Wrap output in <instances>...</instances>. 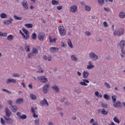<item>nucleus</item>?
Here are the masks:
<instances>
[{
    "label": "nucleus",
    "instance_id": "1",
    "mask_svg": "<svg viewBox=\"0 0 125 125\" xmlns=\"http://www.w3.org/2000/svg\"><path fill=\"white\" fill-rule=\"evenodd\" d=\"M58 30L60 36L62 37H64V36L66 35V30H65L64 27L62 26H59L58 27Z\"/></svg>",
    "mask_w": 125,
    "mask_h": 125
},
{
    "label": "nucleus",
    "instance_id": "2",
    "mask_svg": "<svg viewBox=\"0 0 125 125\" xmlns=\"http://www.w3.org/2000/svg\"><path fill=\"white\" fill-rule=\"evenodd\" d=\"M89 57L93 60V61H97L99 59V57L93 52H91L89 54Z\"/></svg>",
    "mask_w": 125,
    "mask_h": 125
},
{
    "label": "nucleus",
    "instance_id": "3",
    "mask_svg": "<svg viewBox=\"0 0 125 125\" xmlns=\"http://www.w3.org/2000/svg\"><path fill=\"white\" fill-rule=\"evenodd\" d=\"M124 34H125V30L123 28H120L119 30L114 31V35L118 36V37L124 35Z\"/></svg>",
    "mask_w": 125,
    "mask_h": 125
},
{
    "label": "nucleus",
    "instance_id": "4",
    "mask_svg": "<svg viewBox=\"0 0 125 125\" xmlns=\"http://www.w3.org/2000/svg\"><path fill=\"white\" fill-rule=\"evenodd\" d=\"M37 79L38 81L41 82V83H46L47 82H48V80H47V78L45 77V76H39L37 77Z\"/></svg>",
    "mask_w": 125,
    "mask_h": 125
},
{
    "label": "nucleus",
    "instance_id": "5",
    "mask_svg": "<svg viewBox=\"0 0 125 125\" xmlns=\"http://www.w3.org/2000/svg\"><path fill=\"white\" fill-rule=\"evenodd\" d=\"M69 11L72 13H76L78 12V6L76 5H73L70 7Z\"/></svg>",
    "mask_w": 125,
    "mask_h": 125
},
{
    "label": "nucleus",
    "instance_id": "6",
    "mask_svg": "<svg viewBox=\"0 0 125 125\" xmlns=\"http://www.w3.org/2000/svg\"><path fill=\"white\" fill-rule=\"evenodd\" d=\"M50 85L49 84L47 83L43 86L42 90L45 94H46V93L48 92V88H49Z\"/></svg>",
    "mask_w": 125,
    "mask_h": 125
},
{
    "label": "nucleus",
    "instance_id": "7",
    "mask_svg": "<svg viewBox=\"0 0 125 125\" xmlns=\"http://www.w3.org/2000/svg\"><path fill=\"white\" fill-rule=\"evenodd\" d=\"M83 82H79V84L81 85H83V86H86L87 85V83H89V81L86 79H83Z\"/></svg>",
    "mask_w": 125,
    "mask_h": 125
},
{
    "label": "nucleus",
    "instance_id": "8",
    "mask_svg": "<svg viewBox=\"0 0 125 125\" xmlns=\"http://www.w3.org/2000/svg\"><path fill=\"white\" fill-rule=\"evenodd\" d=\"M4 120H5L7 125H11L13 124V120L10 117H4Z\"/></svg>",
    "mask_w": 125,
    "mask_h": 125
},
{
    "label": "nucleus",
    "instance_id": "9",
    "mask_svg": "<svg viewBox=\"0 0 125 125\" xmlns=\"http://www.w3.org/2000/svg\"><path fill=\"white\" fill-rule=\"evenodd\" d=\"M41 105H42V106H43L44 105H46L47 107L49 106V104H48V102H47V100L46 99L44 98L43 100L41 101L40 102Z\"/></svg>",
    "mask_w": 125,
    "mask_h": 125
},
{
    "label": "nucleus",
    "instance_id": "10",
    "mask_svg": "<svg viewBox=\"0 0 125 125\" xmlns=\"http://www.w3.org/2000/svg\"><path fill=\"white\" fill-rule=\"evenodd\" d=\"M44 36H45V34L43 32L39 33V34H38V40H39V41H41V42H42V41H43Z\"/></svg>",
    "mask_w": 125,
    "mask_h": 125
},
{
    "label": "nucleus",
    "instance_id": "11",
    "mask_svg": "<svg viewBox=\"0 0 125 125\" xmlns=\"http://www.w3.org/2000/svg\"><path fill=\"white\" fill-rule=\"evenodd\" d=\"M113 106L115 108H121L122 107V103L119 101L115 102L113 104Z\"/></svg>",
    "mask_w": 125,
    "mask_h": 125
},
{
    "label": "nucleus",
    "instance_id": "12",
    "mask_svg": "<svg viewBox=\"0 0 125 125\" xmlns=\"http://www.w3.org/2000/svg\"><path fill=\"white\" fill-rule=\"evenodd\" d=\"M5 113L6 114V117H8V118H9L10 116H11V114H12V112H11V111H10V109L7 107H6Z\"/></svg>",
    "mask_w": 125,
    "mask_h": 125
},
{
    "label": "nucleus",
    "instance_id": "13",
    "mask_svg": "<svg viewBox=\"0 0 125 125\" xmlns=\"http://www.w3.org/2000/svg\"><path fill=\"white\" fill-rule=\"evenodd\" d=\"M59 50V48H56L55 47H50V51L51 53H55L56 52H58Z\"/></svg>",
    "mask_w": 125,
    "mask_h": 125
},
{
    "label": "nucleus",
    "instance_id": "14",
    "mask_svg": "<svg viewBox=\"0 0 125 125\" xmlns=\"http://www.w3.org/2000/svg\"><path fill=\"white\" fill-rule=\"evenodd\" d=\"M22 4L24 8V10H28V9H29V6L28 5L27 1L23 0L22 2Z\"/></svg>",
    "mask_w": 125,
    "mask_h": 125
},
{
    "label": "nucleus",
    "instance_id": "15",
    "mask_svg": "<svg viewBox=\"0 0 125 125\" xmlns=\"http://www.w3.org/2000/svg\"><path fill=\"white\" fill-rule=\"evenodd\" d=\"M17 83V82L16 81V80H15L14 79L8 78L6 81V83L9 84V83Z\"/></svg>",
    "mask_w": 125,
    "mask_h": 125
},
{
    "label": "nucleus",
    "instance_id": "16",
    "mask_svg": "<svg viewBox=\"0 0 125 125\" xmlns=\"http://www.w3.org/2000/svg\"><path fill=\"white\" fill-rule=\"evenodd\" d=\"M22 32H23V33H25L26 35L25 40H28V39L30 38V36L29 35V31H28V30H27V29L25 28H22Z\"/></svg>",
    "mask_w": 125,
    "mask_h": 125
},
{
    "label": "nucleus",
    "instance_id": "17",
    "mask_svg": "<svg viewBox=\"0 0 125 125\" xmlns=\"http://www.w3.org/2000/svg\"><path fill=\"white\" fill-rule=\"evenodd\" d=\"M11 110L13 113H16L18 110V107L16 105H12Z\"/></svg>",
    "mask_w": 125,
    "mask_h": 125
},
{
    "label": "nucleus",
    "instance_id": "18",
    "mask_svg": "<svg viewBox=\"0 0 125 125\" xmlns=\"http://www.w3.org/2000/svg\"><path fill=\"white\" fill-rule=\"evenodd\" d=\"M12 22H13V19L10 18V20H8L7 21H3V24L4 25H9V24H11Z\"/></svg>",
    "mask_w": 125,
    "mask_h": 125
},
{
    "label": "nucleus",
    "instance_id": "19",
    "mask_svg": "<svg viewBox=\"0 0 125 125\" xmlns=\"http://www.w3.org/2000/svg\"><path fill=\"white\" fill-rule=\"evenodd\" d=\"M23 99L22 98H20L16 100V103L18 105H20V104H22V103H23Z\"/></svg>",
    "mask_w": 125,
    "mask_h": 125
},
{
    "label": "nucleus",
    "instance_id": "20",
    "mask_svg": "<svg viewBox=\"0 0 125 125\" xmlns=\"http://www.w3.org/2000/svg\"><path fill=\"white\" fill-rule=\"evenodd\" d=\"M121 49H124V46L125 45V41L122 40L120 42V44H119Z\"/></svg>",
    "mask_w": 125,
    "mask_h": 125
},
{
    "label": "nucleus",
    "instance_id": "21",
    "mask_svg": "<svg viewBox=\"0 0 125 125\" xmlns=\"http://www.w3.org/2000/svg\"><path fill=\"white\" fill-rule=\"evenodd\" d=\"M71 59L72 61H75V62H77V61L78 60V57H77V56L75 55H71Z\"/></svg>",
    "mask_w": 125,
    "mask_h": 125
},
{
    "label": "nucleus",
    "instance_id": "22",
    "mask_svg": "<svg viewBox=\"0 0 125 125\" xmlns=\"http://www.w3.org/2000/svg\"><path fill=\"white\" fill-rule=\"evenodd\" d=\"M88 75H89V73L87 71H83V78L84 79H87V77H88Z\"/></svg>",
    "mask_w": 125,
    "mask_h": 125
},
{
    "label": "nucleus",
    "instance_id": "23",
    "mask_svg": "<svg viewBox=\"0 0 125 125\" xmlns=\"http://www.w3.org/2000/svg\"><path fill=\"white\" fill-rule=\"evenodd\" d=\"M13 39H14V36H13V35H9L7 37V39L10 42H11V41H13Z\"/></svg>",
    "mask_w": 125,
    "mask_h": 125
},
{
    "label": "nucleus",
    "instance_id": "24",
    "mask_svg": "<svg viewBox=\"0 0 125 125\" xmlns=\"http://www.w3.org/2000/svg\"><path fill=\"white\" fill-rule=\"evenodd\" d=\"M52 89H53L54 90H55V91H56L57 92H58L60 90L59 89V87H58V86H56V85H53L52 87Z\"/></svg>",
    "mask_w": 125,
    "mask_h": 125
},
{
    "label": "nucleus",
    "instance_id": "25",
    "mask_svg": "<svg viewBox=\"0 0 125 125\" xmlns=\"http://www.w3.org/2000/svg\"><path fill=\"white\" fill-rule=\"evenodd\" d=\"M119 16L120 18H125V12H121L119 14Z\"/></svg>",
    "mask_w": 125,
    "mask_h": 125
},
{
    "label": "nucleus",
    "instance_id": "26",
    "mask_svg": "<svg viewBox=\"0 0 125 125\" xmlns=\"http://www.w3.org/2000/svg\"><path fill=\"white\" fill-rule=\"evenodd\" d=\"M0 17L2 19H3L4 18H7V15H6V14H5L4 13H2L0 14Z\"/></svg>",
    "mask_w": 125,
    "mask_h": 125
},
{
    "label": "nucleus",
    "instance_id": "27",
    "mask_svg": "<svg viewBox=\"0 0 125 125\" xmlns=\"http://www.w3.org/2000/svg\"><path fill=\"white\" fill-rule=\"evenodd\" d=\"M68 44L71 48H73L74 47V46H73V44L72 43V42L70 39H69L67 41Z\"/></svg>",
    "mask_w": 125,
    "mask_h": 125
},
{
    "label": "nucleus",
    "instance_id": "28",
    "mask_svg": "<svg viewBox=\"0 0 125 125\" xmlns=\"http://www.w3.org/2000/svg\"><path fill=\"white\" fill-rule=\"evenodd\" d=\"M52 4L53 5H58L59 4V2L56 0H52Z\"/></svg>",
    "mask_w": 125,
    "mask_h": 125
},
{
    "label": "nucleus",
    "instance_id": "29",
    "mask_svg": "<svg viewBox=\"0 0 125 125\" xmlns=\"http://www.w3.org/2000/svg\"><path fill=\"white\" fill-rule=\"evenodd\" d=\"M24 26H25L26 28H28V29L33 28V24L32 23H26L24 25Z\"/></svg>",
    "mask_w": 125,
    "mask_h": 125
},
{
    "label": "nucleus",
    "instance_id": "30",
    "mask_svg": "<svg viewBox=\"0 0 125 125\" xmlns=\"http://www.w3.org/2000/svg\"><path fill=\"white\" fill-rule=\"evenodd\" d=\"M85 11H90L91 10V7L89 6L85 5L84 7Z\"/></svg>",
    "mask_w": 125,
    "mask_h": 125
},
{
    "label": "nucleus",
    "instance_id": "31",
    "mask_svg": "<svg viewBox=\"0 0 125 125\" xmlns=\"http://www.w3.org/2000/svg\"><path fill=\"white\" fill-rule=\"evenodd\" d=\"M19 119L20 120H26V119H27V115L23 114L20 117Z\"/></svg>",
    "mask_w": 125,
    "mask_h": 125
},
{
    "label": "nucleus",
    "instance_id": "32",
    "mask_svg": "<svg viewBox=\"0 0 125 125\" xmlns=\"http://www.w3.org/2000/svg\"><path fill=\"white\" fill-rule=\"evenodd\" d=\"M49 40H50V42H51V43H53V42H56V39L55 38L52 39V37H49Z\"/></svg>",
    "mask_w": 125,
    "mask_h": 125
},
{
    "label": "nucleus",
    "instance_id": "33",
    "mask_svg": "<svg viewBox=\"0 0 125 125\" xmlns=\"http://www.w3.org/2000/svg\"><path fill=\"white\" fill-rule=\"evenodd\" d=\"M101 114L104 115H108V111L105 110V109L103 108L101 111Z\"/></svg>",
    "mask_w": 125,
    "mask_h": 125
},
{
    "label": "nucleus",
    "instance_id": "34",
    "mask_svg": "<svg viewBox=\"0 0 125 125\" xmlns=\"http://www.w3.org/2000/svg\"><path fill=\"white\" fill-rule=\"evenodd\" d=\"M74 91L76 93H78V94H80V93H81V92H82V91L81 90V89L80 88H75L74 89Z\"/></svg>",
    "mask_w": 125,
    "mask_h": 125
},
{
    "label": "nucleus",
    "instance_id": "35",
    "mask_svg": "<svg viewBox=\"0 0 125 125\" xmlns=\"http://www.w3.org/2000/svg\"><path fill=\"white\" fill-rule=\"evenodd\" d=\"M30 97L31 99H33V100H36V99H37V97L36 96V95L33 94H31L30 95Z\"/></svg>",
    "mask_w": 125,
    "mask_h": 125
},
{
    "label": "nucleus",
    "instance_id": "36",
    "mask_svg": "<svg viewBox=\"0 0 125 125\" xmlns=\"http://www.w3.org/2000/svg\"><path fill=\"white\" fill-rule=\"evenodd\" d=\"M31 39L32 40H36L37 39V34L34 33H33L32 36H31Z\"/></svg>",
    "mask_w": 125,
    "mask_h": 125
},
{
    "label": "nucleus",
    "instance_id": "37",
    "mask_svg": "<svg viewBox=\"0 0 125 125\" xmlns=\"http://www.w3.org/2000/svg\"><path fill=\"white\" fill-rule=\"evenodd\" d=\"M0 37H7V33H2L0 31Z\"/></svg>",
    "mask_w": 125,
    "mask_h": 125
},
{
    "label": "nucleus",
    "instance_id": "38",
    "mask_svg": "<svg viewBox=\"0 0 125 125\" xmlns=\"http://www.w3.org/2000/svg\"><path fill=\"white\" fill-rule=\"evenodd\" d=\"M24 47L27 52H30V47L29 45H27V44H25Z\"/></svg>",
    "mask_w": 125,
    "mask_h": 125
},
{
    "label": "nucleus",
    "instance_id": "39",
    "mask_svg": "<svg viewBox=\"0 0 125 125\" xmlns=\"http://www.w3.org/2000/svg\"><path fill=\"white\" fill-rule=\"evenodd\" d=\"M94 68V65H87V69L88 70H91V69H93Z\"/></svg>",
    "mask_w": 125,
    "mask_h": 125
},
{
    "label": "nucleus",
    "instance_id": "40",
    "mask_svg": "<svg viewBox=\"0 0 125 125\" xmlns=\"http://www.w3.org/2000/svg\"><path fill=\"white\" fill-rule=\"evenodd\" d=\"M104 98L106 100H110V97L107 95V94H105L104 95Z\"/></svg>",
    "mask_w": 125,
    "mask_h": 125
},
{
    "label": "nucleus",
    "instance_id": "41",
    "mask_svg": "<svg viewBox=\"0 0 125 125\" xmlns=\"http://www.w3.org/2000/svg\"><path fill=\"white\" fill-rule=\"evenodd\" d=\"M14 18L15 19V20H22V17H17L16 15L14 16Z\"/></svg>",
    "mask_w": 125,
    "mask_h": 125
},
{
    "label": "nucleus",
    "instance_id": "42",
    "mask_svg": "<svg viewBox=\"0 0 125 125\" xmlns=\"http://www.w3.org/2000/svg\"><path fill=\"white\" fill-rule=\"evenodd\" d=\"M38 69L39 70V71L40 73H43V72H44V70H43V69H42V67H41V66H38Z\"/></svg>",
    "mask_w": 125,
    "mask_h": 125
},
{
    "label": "nucleus",
    "instance_id": "43",
    "mask_svg": "<svg viewBox=\"0 0 125 125\" xmlns=\"http://www.w3.org/2000/svg\"><path fill=\"white\" fill-rule=\"evenodd\" d=\"M98 1L99 4H101V5H103V4L105 3L104 0H98Z\"/></svg>",
    "mask_w": 125,
    "mask_h": 125
},
{
    "label": "nucleus",
    "instance_id": "44",
    "mask_svg": "<svg viewBox=\"0 0 125 125\" xmlns=\"http://www.w3.org/2000/svg\"><path fill=\"white\" fill-rule=\"evenodd\" d=\"M35 54L34 53H30L28 54V58H32L33 56H34Z\"/></svg>",
    "mask_w": 125,
    "mask_h": 125
},
{
    "label": "nucleus",
    "instance_id": "45",
    "mask_svg": "<svg viewBox=\"0 0 125 125\" xmlns=\"http://www.w3.org/2000/svg\"><path fill=\"white\" fill-rule=\"evenodd\" d=\"M112 99L113 102V103H115L117 101V96H112Z\"/></svg>",
    "mask_w": 125,
    "mask_h": 125
},
{
    "label": "nucleus",
    "instance_id": "46",
    "mask_svg": "<svg viewBox=\"0 0 125 125\" xmlns=\"http://www.w3.org/2000/svg\"><path fill=\"white\" fill-rule=\"evenodd\" d=\"M14 78H19L20 77V74L17 73H14L12 74Z\"/></svg>",
    "mask_w": 125,
    "mask_h": 125
},
{
    "label": "nucleus",
    "instance_id": "47",
    "mask_svg": "<svg viewBox=\"0 0 125 125\" xmlns=\"http://www.w3.org/2000/svg\"><path fill=\"white\" fill-rule=\"evenodd\" d=\"M35 125H40V119H37L35 120Z\"/></svg>",
    "mask_w": 125,
    "mask_h": 125
},
{
    "label": "nucleus",
    "instance_id": "48",
    "mask_svg": "<svg viewBox=\"0 0 125 125\" xmlns=\"http://www.w3.org/2000/svg\"><path fill=\"white\" fill-rule=\"evenodd\" d=\"M113 120L115 123H117V124H120V121H119V119H118V118H117L116 117H114L113 118Z\"/></svg>",
    "mask_w": 125,
    "mask_h": 125
},
{
    "label": "nucleus",
    "instance_id": "49",
    "mask_svg": "<svg viewBox=\"0 0 125 125\" xmlns=\"http://www.w3.org/2000/svg\"><path fill=\"white\" fill-rule=\"evenodd\" d=\"M104 85L107 88H111V86H110V84H109L108 83L105 82L104 83Z\"/></svg>",
    "mask_w": 125,
    "mask_h": 125
},
{
    "label": "nucleus",
    "instance_id": "50",
    "mask_svg": "<svg viewBox=\"0 0 125 125\" xmlns=\"http://www.w3.org/2000/svg\"><path fill=\"white\" fill-rule=\"evenodd\" d=\"M2 91H4L5 92H7V93H10V94H11V92L6 89L3 88L2 89Z\"/></svg>",
    "mask_w": 125,
    "mask_h": 125
},
{
    "label": "nucleus",
    "instance_id": "51",
    "mask_svg": "<svg viewBox=\"0 0 125 125\" xmlns=\"http://www.w3.org/2000/svg\"><path fill=\"white\" fill-rule=\"evenodd\" d=\"M37 52H38V50L37 49H36V48H35V47L33 48L32 53H34V54H35V53H36V54H38V53H37Z\"/></svg>",
    "mask_w": 125,
    "mask_h": 125
},
{
    "label": "nucleus",
    "instance_id": "52",
    "mask_svg": "<svg viewBox=\"0 0 125 125\" xmlns=\"http://www.w3.org/2000/svg\"><path fill=\"white\" fill-rule=\"evenodd\" d=\"M85 35H86V36H91V33L89 31H85Z\"/></svg>",
    "mask_w": 125,
    "mask_h": 125
},
{
    "label": "nucleus",
    "instance_id": "53",
    "mask_svg": "<svg viewBox=\"0 0 125 125\" xmlns=\"http://www.w3.org/2000/svg\"><path fill=\"white\" fill-rule=\"evenodd\" d=\"M20 33L21 34V36H22V37L26 40V36L22 32L21 30L20 31Z\"/></svg>",
    "mask_w": 125,
    "mask_h": 125
},
{
    "label": "nucleus",
    "instance_id": "54",
    "mask_svg": "<svg viewBox=\"0 0 125 125\" xmlns=\"http://www.w3.org/2000/svg\"><path fill=\"white\" fill-rule=\"evenodd\" d=\"M31 113H32V114H35L36 113V110H35V108H34V107H31Z\"/></svg>",
    "mask_w": 125,
    "mask_h": 125
},
{
    "label": "nucleus",
    "instance_id": "55",
    "mask_svg": "<svg viewBox=\"0 0 125 125\" xmlns=\"http://www.w3.org/2000/svg\"><path fill=\"white\" fill-rule=\"evenodd\" d=\"M102 107H103V108H107V107H108V105L106 104H102Z\"/></svg>",
    "mask_w": 125,
    "mask_h": 125
},
{
    "label": "nucleus",
    "instance_id": "56",
    "mask_svg": "<svg viewBox=\"0 0 125 125\" xmlns=\"http://www.w3.org/2000/svg\"><path fill=\"white\" fill-rule=\"evenodd\" d=\"M1 121V125H5V122H4V120L2 118H0Z\"/></svg>",
    "mask_w": 125,
    "mask_h": 125
},
{
    "label": "nucleus",
    "instance_id": "57",
    "mask_svg": "<svg viewBox=\"0 0 125 125\" xmlns=\"http://www.w3.org/2000/svg\"><path fill=\"white\" fill-rule=\"evenodd\" d=\"M22 113H21V112H18L17 113H16V115L17 116H18V117H19V119L20 118V117H21V115Z\"/></svg>",
    "mask_w": 125,
    "mask_h": 125
},
{
    "label": "nucleus",
    "instance_id": "58",
    "mask_svg": "<svg viewBox=\"0 0 125 125\" xmlns=\"http://www.w3.org/2000/svg\"><path fill=\"white\" fill-rule=\"evenodd\" d=\"M63 8V6H58L57 7V9L58 10H61Z\"/></svg>",
    "mask_w": 125,
    "mask_h": 125
},
{
    "label": "nucleus",
    "instance_id": "59",
    "mask_svg": "<svg viewBox=\"0 0 125 125\" xmlns=\"http://www.w3.org/2000/svg\"><path fill=\"white\" fill-rule=\"evenodd\" d=\"M8 104H9V105H10V106L12 107V106H13V105H12V101H11V100H9V101H8Z\"/></svg>",
    "mask_w": 125,
    "mask_h": 125
},
{
    "label": "nucleus",
    "instance_id": "60",
    "mask_svg": "<svg viewBox=\"0 0 125 125\" xmlns=\"http://www.w3.org/2000/svg\"><path fill=\"white\" fill-rule=\"evenodd\" d=\"M33 117L36 119V118H39V115H36V113H33Z\"/></svg>",
    "mask_w": 125,
    "mask_h": 125
},
{
    "label": "nucleus",
    "instance_id": "61",
    "mask_svg": "<svg viewBox=\"0 0 125 125\" xmlns=\"http://www.w3.org/2000/svg\"><path fill=\"white\" fill-rule=\"evenodd\" d=\"M104 27H108V23L106 21L104 22Z\"/></svg>",
    "mask_w": 125,
    "mask_h": 125
},
{
    "label": "nucleus",
    "instance_id": "62",
    "mask_svg": "<svg viewBox=\"0 0 125 125\" xmlns=\"http://www.w3.org/2000/svg\"><path fill=\"white\" fill-rule=\"evenodd\" d=\"M95 95H96V96H98V97H99V92H95Z\"/></svg>",
    "mask_w": 125,
    "mask_h": 125
},
{
    "label": "nucleus",
    "instance_id": "63",
    "mask_svg": "<svg viewBox=\"0 0 125 125\" xmlns=\"http://www.w3.org/2000/svg\"><path fill=\"white\" fill-rule=\"evenodd\" d=\"M70 103L69 102H65L64 103V105H70Z\"/></svg>",
    "mask_w": 125,
    "mask_h": 125
},
{
    "label": "nucleus",
    "instance_id": "64",
    "mask_svg": "<svg viewBox=\"0 0 125 125\" xmlns=\"http://www.w3.org/2000/svg\"><path fill=\"white\" fill-rule=\"evenodd\" d=\"M121 52H122L123 54H125V51L124 50V49H121Z\"/></svg>",
    "mask_w": 125,
    "mask_h": 125
}]
</instances>
